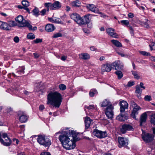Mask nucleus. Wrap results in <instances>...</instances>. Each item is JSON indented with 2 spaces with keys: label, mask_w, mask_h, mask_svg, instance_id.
Instances as JSON below:
<instances>
[{
  "label": "nucleus",
  "mask_w": 155,
  "mask_h": 155,
  "mask_svg": "<svg viewBox=\"0 0 155 155\" xmlns=\"http://www.w3.org/2000/svg\"><path fill=\"white\" fill-rule=\"evenodd\" d=\"M117 67L118 69L122 70L124 68V64L123 63L120 61H118L117 62Z\"/></svg>",
  "instance_id": "c756f323"
},
{
  "label": "nucleus",
  "mask_w": 155,
  "mask_h": 155,
  "mask_svg": "<svg viewBox=\"0 0 155 155\" xmlns=\"http://www.w3.org/2000/svg\"><path fill=\"white\" fill-rule=\"evenodd\" d=\"M141 25L144 27L148 28H149V26L148 24V21L147 19V21L146 22H142L141 23Z\"/></svg>",
  "instance_id": "58836bf2"
},
{
  "label": "nucleus",
  "mask_w": 155,
  "mask_h": 155,
  "mask_svg": "<svg viewBox=\"0 0 155 155\" xmlns=\"http://www.w3.org/2000/svg\"><path fill=\"white\" fill-rule=\"evenodd\" d=\"M142 137L144 141L146 142H149L153 140L154 136L152 134L143 132L142 134Z\"/></svg>",
  "instance_id": "9d476101"
},
{
  "label": "nucleus",
  "mask_w": 155,
  "mask_h": 155,
  "mask_svg": "<svg viewBox=\"0 0 155 155\" xmlns=\"http://www.w3.org/2000/svg\"><path fill=\"white\" fill-rule=\"evenodd\" d=\"M116 63L115 61L112 63H107L102 65L101 67V71L102 72H109L112 68L115 67V69H116Z\"/></svg>",
  "instance_id": "0eeeda50"
},
{
  "label": "nucleus",
  "mask_w": 155,
  "mask_h": 155,
  "mask_svg": "<svg viewBox=\"0 0 155 155\" xmlns=\"http://www.w3.org/2000/svg\"><path fill=\"white\" fill-rule=\"evenodd\" d=\"M131 105L133 108V111L134 112L137 113V111L141 109L140 107L134 102H131Z\"/></svg>",
  "instance_id": "b1692460"
},
{
  "label": "nucleus",
  "mask_w": 155,
  "mask_h": 155,
  "mask_svg": "<svg viewBox=\"0 0 155 155\" xmlns=\"http://www.w3.org/2000/svg\"><path fill=\"white\" fill-rule=\"evenodd\" d=\"M85 108L87 109L88 110H91L93 109L96 110L97 109L96 106L94 105H91L89 106H85Z\"/></svg>",
  "instance_id": "72a5a7b5"
},
{
  "label": "nucleus",
  "mask_w": 155,
  "mask_h": 155,
  "mask_svg": "<svg viewBox=\"0 0 155 155\" xmlns=\"http://www.w3.org/2000/svg\"><path fill=\"white\" fill-rule=\"evenodd\" d=\"M48 20L52 22H56V21H55L56 19H55L52 18H48Z\"/></svg>",
  "instance_id": "6e6d98bb"
},
{
  "label": "nucleus",
  "mask_w": 155,
  "mask_h": 155,
  "mask_svg": "<svg viewBox=\"0 0 155 155\" xmlns=\"http://www.w3.org/2000/svg\"><path fill=\"white\" fill-rule=\"evenodd\" d=\"M118 141L119 143L118 146L120 147L128 144V140L127 138L123 137H119Z\"/></svg>",
  "instance_id": "4468645a"
},
{
  "label": "nucleus",
  "mask_w": 155,
  "mask_h": 155,
  "mask_svg": "<svg viewBox=\"0 0 155 155\" xmlns=\"http://www.w3.org/2000/svg\"><path fill=\"white\" fill-rule=\"evenodd\" d=\"M61 133L62 134L59 137V139L64 147H68V146L67 144L66 141L70 137V136L73 135L75 132L68 128H66L63 130Z\"/></svg>",
  "instance_id": "f03ea898"
},
{
  "label": "nucleus",
  "mask_w": 155,
  "mask_h": 155,
  "mask_svg": "<svg viewBox=\"0 0 155 155\" xmlns=\"http://www.w3.org/2000/svg\"><path fill=\"white\" fill-rule=\"evenodd\" d=\"M78 134L75 132L74 135L70 136V137L67 139L68 140L66 141L67 144L68 145V147H64L67 150H71L74 148L75 147V143L74 140L77 141L79 140L78 138H76Z\"/></svg>",
  "instance_id": "20e7f679"
},
{
  "label": "nucleus",
  "mask_w": 155,
  "mask_h": 155,
  "mask_svg": "<svg viewBox=\"0 0 155 155\" xmlns=\"http://www.w3.org/2000/svg\"><path fill=\"white\" fill-rule=\"evenodd\" d=\"M61 95L57 91L51 92L47 95V104L58 108L62 101Z\"/></svg>",
  "instance_id": "f257e3e1"
},
{
  "label": "nucleus",
  "mask_w": 155,
  "mask_h": 155,
  "mask_svg": "<svg viewBox=\"0 0 155 155\" xmlns=\"http://www.w3.org/2000/svg\"><path fill=\"white\" fill-rule=\"evenodd\" d=\"M52 10L55 9H58L61 7V3L57 1H55L54 3L52 4Z\"/></svg>",
  "instance_id": "a878e982"
},
{
  "label": "nucleus",
  "mask_w": 155,
  "mask_h": 155,
  "mask_svg": "<svg viewBox=\"0 0 155 155\" xmlns=\"http://www.w3.org/2000/svg\"><path fill=\"white\" fill-rule=\"evenodd\" d=\"M45 6L47 8L48 11H49V9L52 10V4L50 3H46L45 4Z\"/></svg>",
  "instance_id": "7c9ffc66"
},
{
  "label": "nucleus",
  "mask_w": 155,
  "mask_h": 155,
  "mask_svg": "<svg viewBox=\"0 0 155 155\" xmlns=\"http://www.w3.org/2000/svg\"><path fill=\"white\" fill-rule=\"evenodd\" d=\"M144 99L146 101H149L151 100V97L150 95H146Z\"/></svg>",
  "instance_id": "09e8293b"
},
{
  "label": "nucleus",
  "mask_w": 155,
  "mask_h": 155,
  "mask_svg": "<svg viewBox=\"0 0 155 155\" xmlns=\"http://www.w3.org/2000/svg\"><path fill=\"white\" fill-rule=\"evenodd\" d=\"M142 90L141 89L139 85H137L136 87L135 93L139 94H141Z\"/></svg>",
  "instance_id": "f704fd0d"
},
{
  "label": "nucleus",
  "mask_w": 155,
  "mask_h": 155,
  "mask_svg": "<svg viewBox=\"0 0 155 155\" xmlns=\"http://www.w3.org/2000/svg\"><path fill=\"white\" fill-rule=\"evenodd\" d=\"M87 9L95 13L98 12V9L94 4H88L87 6Z\"/></svg>",
  "instance_id": "f3484780"
},
{
  "label": "nucleus",
  "mask_w": 155,
  "mask_h": 155,
  "mask_svg": "<svg viewBox=\"0 0 155 155\" xmlns=\"http://www.w3.org/2000/svg\"><path fill=\"white\" fill-rule=\"evenodd\" d=\"M38 143L45 147H49L51 144V140L49 137L44 135H39L37 139Z\"/></svg>",
  "instance_id": "7ed1b4c3"
},
{
  "label": "nucleus",
  "mask_w": 155,
  "mask_h": 155,
  "mask_svg": "<svg viewBox=\"0 0 155 155\" xmlns=\"http://www.w3.org/2000/svg\"><path fill=\"white\" fill-rule=\"evenodd\" d=\"M93 134L97 138L101 139L104 138L107 136L106 131H102L97 129H94L93 131Z\"/></svg>",
  "instance_id": "1a4fd4ad"
},
{
  "label": "nucleus",
  "mask_w": 155,
  "mask_h": 155,
  "mask_svg": "<svg viewBox=\"0 0 155 155\" xmlns=\"http://www.w3.org/2000/svg\"><path fill=\"white\" fill-rule=\"evenodd\" d=\"M15 20L17 26L20 27H26L28 21L24 18L21 15H19L15 18Z\"/></svg>",
  "instance_id": "423d86ee"
},
{
  "label": "nucleus",
  "mask_w": 155,
  "mask_h": 155,
  "mask_svg": "<svg viewBox=\"0 0 155 155\" xmlns=\"http://www.w3.org/2000/svg\"><path fill=\"white\" fill-rule=\"evenodd\" d=\"M122 47V44L119 41H117V47L120 48Z\"/></svg>",
  "instance_id": "5fc2aeb1"
},
{
  "label": "nucleus",
  "mask_w": 155,
  "mask_h": 155,
  "mask_svg": "<svg viewBox=\"0 0 155 155\" xmlns=\"http://www.w3.org/2000/svg\"><path fill=\"white\" fill-rule=\"evenodd\" d=\"M106 32L107 34L111 37L116 38V31L113 28H108L106 29Z\"/></svg>",
  "instance_id": "2eb2a0df"
},
{
  "label": "nucleus",
  "mask_w": 155,
  "mask_h": 155,
  "mask_svg": "<svg viewBox=\"0 0 155 155\" xmlns=\"http://www.w3.org/2000/svg\"><path fill=\"white\" fill-rule=\"evenodd\" d=\"M45 108L44 106L43 105H41L40 106L39 109L40 110H42Z\"/></svg>",
  "instance_id": "e2e57ef3"
},
{
  "label": "nucleus",
  "mask_w": 155,
  "mask_h": 155,
  "mask_svg": "<svg viewBox=\"0 0 155 155\" xmlns=\"http://www.w3.org/2000/svg\"><path fill=\"white\" fill-rule=\"evenodd\" d=\"M117 53L118 55L120 56L121 57H126L127 55L124 54L123 51H120L117 48Z\"/></svg>",
  "instance_id": "c9c22d12"
},
{
  "label": "nucleus",
  "mask_w": 155,
  "mask_h": 155,
  "mask_svg": "<svg viewBox=\"0 0 155 155\" xmlns=\"http://www.w3.org/2000/svg\"><path fill=\"white\" fill-rule=\"evenodd\" d=\"M128 16L130 18H132L134 16V14L132 13H129L128 14Z\"/></svg>",
  "instance_id": "864d4df0"
},
{
  "label": "nucleus",
  "mask_w": 155,
  "mask_h": 155,
  "mask_svg": "<svg viewBox=\"0 0 155 155\" xmlns=\"http://www.w3.org/2000/svg\"><path fill=\"white\" fill-rule=\"evenodd\" d=\"M92 122V120L89 117H87L85 118L84 122L85 128L86 129H87L89 128Z\"/></svg>",
  "instance_id": "5701e85b"
},
{
  "label": "nucleus",
  "mask_w": 155,
  "mask_h": 155,
  "mask_svg": "<svg viewBox=\"0 0 155 155\" xmlns=\"http://www.w3.org/2000/svg\"><path fill=\"white\" fill-rule=\"evenodd\" d=\"M62 34L60 33H57L54 34L52 36V38H56L62 36Z\"/></svg>",
  "instance_id": "c03bdc74"
},
{
  "label": "nucleus",
  "mask_w": 155,
  "mask_h": 155,
  "mask_svg": "<svg viewBox=\"0 0 155 155\" xmlns=\"http://www.w3.org/2000/svg\"><path fill=\"white\" fill-rule=\"evenodd\" d=\"M111 41L115 46H116V40L113 39L111 40Z\"/></svg>",
  "instance_id": "4d7b16f0"
},
{
  "label": "nucleus",
  "mask_w": 155,
  "mask_h": 155,
  "mask_svg": "<svg viewBox=\"0 0 155 155\" xmlns=\"http://www.w3.org/2000/svg\"><path fill=\"white\" fill-rule=\"evenodd\" d=\"M122 113L118 116V119L120 121H124L128 118V116L127 114H122Z\"/></svg>",
  "instance_id": "412c9836"
},
{
  "label": "nucleus",
  "mask_w": 155,
  "mask_h": 155,
  "mask_svg": "<svg viewBox=\"0 0 155 155\" xmlns=\"http://www.w3.org/2000/svg\"><path fill=\"white\" fill-rule=\"evenodd\" d=\"M114 107L113 106H109L106 107L105 109V111L107 117L109 119H111L114 116L113 110Z\"/></svg>",
  "instance_id": "9b49d317"
},
{
  "label": "nucleus",
  "mask_w": 155,
  "mask_h": 155,
  "mask_svg": "<svg viewBox=\"0 0 155 155\" xmlns=\"http://www.w3.org/2000/svg\"><path fill=\"white\" fill-rule=\"evenodd\" d=\"M18 115L19 116V119L21 122L24 123L27 121L28 117L24 115L22 113L19 112L18 114Z\"/></svg>",
  "instance_id": "6ab92c4d"
},
{
  "label": "nucleus",
  "mask_w": 155,
  "mask_h": 155,
  "mask_svg": "<svg viewBox=\"0 0 155 155\" xmlns=\"http://www.w3.org/2000/svg\"><path fill=\"white\" fill-rule=\"evenodd\" d=\"M119 104L120 106V111L121 113L124 112L125 109H128V104L126 101H122L119 102Z\"/></svg>",
  "instance_id": "ddd939ff"
},
{
  "label": "nucleus",
  "mask_w": 155,
  "mask_h": 155,
  "mask_svg": "<svg viewBox=\"0 0 155 155\" xmlns=\"http://www.w3.org/2000/svg\"><path fill=\"white\" fill-rule=\"evenodd\" d=\"M136 114H137V112H134V111H132V114H131V116L134 118H135V115Z\"/></svg>",
  "instance_id": "680f3d73"
},
{
  "label": "nucleus",
  "mask_w": 155,
  "mask_h": 155,
  "mask_svg": "<svg viewBox=\"0 0 155 155\" xmlns=\"http://www.w3.org/2000/svg\"><path fill=\"white\" fill-rule=\"evenodd\" d=\"M101 107H107L109 106H113L110 101L107 99H105L102 102L100 103Z\"/></svg>",
  "instance_id": "aec40b11"
},
{
  "label": "nucleus",
  "mask_w": 155,
  "mask_h": 155,
  "mask_svg": "<svg viewBox=\"0 0 155 155\" xmlns=\"http://www.w3.org/2000/svg\"><path fill=\"white\" fill-rule=\"evenodd\" d=\"M89 15H85L84 16V17L85 19V21L84 20V24L88 23L90 22V20L89 18Z\"/></svg>",
  "instance_id": "4c0bfd02"
},
{
  "label": "nucleus",
  "mask_w": 155,
  "mask_h": 155,
  "mask_svg": "<svg viewBox=\"0 0 155 155\" xmlns=\"http://www.w3.org/2000/svg\"><path fill=\"white\" fill-rule=\"evenodd\" d=\"M55 29L54 26L51 24H48L45 26V30L48 32L53 31Z\"/></svg>",
  "instance_id": "4be33fe9"
},
{
  "label": "nucleus",
  "mask_w": 155,
  "mask_h": 155,
  "mask_svg": "<svg viewBox=\"0 0 155 155\" xmlns=\"http://www.w3.org/2000/svg\"><path fill=\"white\" fill-rule=\"evenodd\" d=\"M97 90L95 89H92L89 92V94L90 97H93L95 95L97 94Z\"/></svg>",
  "instance_id": "2f4dec72"
},
{
  "label": "nucleus",
  "mask_w": 155,
  "mask_h": 155,
  "mask_svg": "<svg viewBox=\"0 0 155 155\" xmlns=\"http://www.w3.org/2000/svg\"><path fill=\"white\" fill-rule=\"evenodd\" d=\"M150 122L151 124H155V114H153L151 115Z\"/></svg>",
  "instance_id": "a19ab883"
},
{
  "label": "nucleus",
  "mask_w": 155,
  "mask_h": 155,
  "mask_svg": "<svg viewBox=\"0 0 155 155\" xmlns=\"http://www.w3.org/2000/svg\"><path fill=\"white\" fill-rule=\"evenodd\" d=\"M120 129V132L122 134H124L127 130H133V128L130 125L124 124L121 126Z\"/></svg>",
  "instance_id": "f8f14e48"
},
{
  "label": "nucleus",
  "mask_w": 155,
  "mask_h": 155,
  "mask_svg": "<svg viewBox=\"0 0 155 155\" xmlns=\"http://www.w3.org/2000/svg\"><path fill=\"white\" fill-rule=\"evenodd\" d=\"M0 29L5 31H9L7 22L0 21Z\"/></svg>",
  "instance_id": "a211bd4d"
},
{
  "label": "nucleus",
  "mask_w": 155,
  "mask_h": 155,
  "mask_svg": "<svg viewBox=\"0 0 155 155\" xmlns=\"http://www.w3.org/2000/svg\"><path fill=\"white\" fill-rule=\"evenodd\" d=\"M139 86L141 88H142L143 89H145V87L143 86V84L142 82L140 83Z\"/></svg>",
  "instance_id": "bf43d9fd"
},
{
  "label": "nucleus",
  "mask_w": 155,
  "mask_h": 155,
  "mask_svg": "<svg viewBox=\"0 0 155 155\" xmlns=\"http://www.w3.org/2000/svg\"><path fill=\"white\" fill-rule=\"evenodd\" d=\"M40 155H51V154L48 152H45L41 153Z\"/></svg>",
  "instance_id": "603ef678"
},
{
  "label": "nucleus",
  "mask_w": 155,
  "mask_h": 155,
  "mask_svg": "<svg viewBox=\"0 0 155 155\" xmlns=\"http://www.w3.org/2000/svg\"><path fill=\"white\" fill-rule=\"evenodd\" d=\"M22 5L24 6V8L28 12H29V9L27 8V7L29 5V2L27 1L24 0L22 2Z\"/></svg>",
  "instance_id": "cd10ccee"
},
{
  "label": "nucleus",
  "mask_w": 155,
  "mask_h": 155,
  "mask_svg": "<svg viewBox=\"0 0 155 155\" xmlns=\"http://www.w3.org/2000/svg\"><path fill=\"white\" fill-rule=\"evenodd\" d=\"M67 58L66 56H62L61 57V59L63 61H64L66 60Z\"/></svg>",
  "instance_id": "338daca9"
},
{
  "label": "nucleus",
  "mask_w": 155,
  "mask_h": 155,
  "mask_svg": "<svg viewBox=\"0 0 155 155\" xmlns=\"http://www.w3.org/2000/svg\"><path fill=\"white\" fill-rule=\"evenodd\" d=\"M150 59L151 60L155 61V57L151 56L150 58Z\"/></svg>",
  "instance_id": "774afa93"
},
{
  "label": "nucleus",
  "mask_w": 155,
  "mask_h": 155,
  "mask_svg": "<svg viewBox=\"0 0 155 155\" xmlns=\"http://www.w3.org/2000/svg\"><path fill=\"white\" fill-rule=\"evenodd\" d=\"M28 38L31 39H33L35 38V36L34 34L32 33H29L27 35Z\"/></svg>",
  "instance_id": "79ce46f5"
},
{
  "label": "nucleus",
  "mask_w": 155,
  "mask_h": 155,
  "mask_svg": "<svg viewBox=\"0 0 155 155\" xmlns=\"http://www.w3.org/2000/svg\"><path fill=\"white\" fill-rule=\"evenodd\" d=\"M8 27L10 30L11 29L12 27H13L17 26V24L15 21L13 20H10L7 22Z\"/></svg>",
  "instance_id": "393cba45"
},
{
  "label": "nucleus",
  "mask_w": 155,
  "mask_h": 155,
  "mask_svg": "<svg viewBox=\"0 0 155 155\" xmlns=\"http://www.w3.org/2000/svg\"><path fill=\"white\" fill-rule=\"evenodd\" d=\"M96 48L93 46H91L90 48V49L91 51H94L96 50Z\"/></svg>",
  "instance_id": "0e129e2a"
},
{
  "label": "nucleus",
  "mask_w": 155,
  "mask_h": 155,
  "mask_svg": "<svg viewBox=\"0 0 155 155\" xmlns=\"http://www.w3.org/2000/svg\"><path fill=\"white\" fill-rule=\"evenodd\" d=\"M26 27L28 28L29 30H32L33 31L36 30L37 29V27L36 26H35L33 28H32V25H30L29 22H28V23H27V25Z\"/></svg>",
  "instance_id": "473e14b6"
},
{
  "label": "nucleus",
  "mask_w": 155,
  "mask_h": 155,
  "mask_svg": "<svg viewBox=\"0 0 155 155\" xmlns=\"http://www.w3.org/2000/svg\"><path fill=\"white\" fill-rule=\"evenodd\" d=\"M149 112L148 111L144 112L141 115L140 119V126H142L143 124L146 122L147 117V113Z\"/></svg>",
  "instance_id": "dca6fc26"
},
{
  "label": "nucleus",
  "mask_w": 155,
  "mask_h": 155,
  "mask_svg": "<svg viewBox=\"0 0 155 155\" xmlns=\"http://www.w3.org/2000/svg\"><path fill=\"white\" fill-rule=\"evenodd\" d=\"M0 142L4 145L8 146L11 143V140L7 134L0 132Z\"/></svg>",
  "instance_id": "39448f33"
},
{
  "label": "nucleus",
  "mask_w": 155,
  "mask_h": 155,
  "mask_svg": "<svg viewBox=\"0 0 155 155\" xmlns=\"http://www.w3.org/2000/svg\"><path fill=\"white\" fill-rule=\"evenodd\" d=\"M14 41L15 42L17 43L19 41V38L18 37H15L14 38Z\"/></svg>",
  "instance_id": "13d9d810"
},
{
  "label": "nucleus",
  "mask_w": 155,
  "mask_h": 155,
  "mask_svg": "<svg viewBox=\"0 0 155 155\" xmlns=\"http://www.w3.org/2000/svg\"><path fill=\"white\" fill-rule=\"evenodd\" d=\"M79 56L81 58L84 60L88 59L90 58L89 55L86 53H82L79 55Z\"/></svg>",
  "instance_id": "bb28decb"
},
{
  "label": "nucleus",
  "mask_w": 155,
  "mask_h": 155,
  "mask_svg": "<svg viewBox=\"0 0 155 155\" xmlns=\"http://www.w3.org/2000/svg\"><path fill=\"white\" fill-rule=\"evenodd\" d=\"M140 53L144 56H148L150 55V54L149 52H147L145 51H141Z\"/></svg>",
  "instance_id": "49530a36"
},
{
  "label": "nucleus",
  "mask_w": 155,
  "mask_h": 155,
  "mask_svg": "<svg viewBox=\"0 0 155 155\" xmlns=\"http://www.w3.org/2000/svg\"><path fill=\"white\" fill-rule=\"evenodd\" d=\"M33 14L36 16L39 15V10L38 8H35L33 10Z\"/></svg>",
  "instance_id": "a18cd8bd"
},
{
  "label": "nucleus",
  "mask_w": 155,
  "mask_h": 155,
  "mask_svg": "<svg viewBox=\"0 0 155 155\" xmlns=\"http://www.w3.org/2000/svg\"><path fill=\"white\" fill-rule=\"evenodd\" d=\"M71 18L79 25H84V20L78 14L74 13L70 15Z\"/></svg>",
  "instance_id": "6e6552de"
},
{
  "label": "nucleus",
  "mask_w": 155,
  "mask_h": 155,
  "mask_svg": "<svg viewBox=\"0 0 155 155\" xmlns=\"http://www.w3.org/2000/svg\"><path fill=\"white\" fill-rule=\"evenodd\" d=\"M59 87L61 91H64L66 89V85L63 84H61L59 85Z\"/></svg>",
  "instance_id": "37998d69"
},
{
  "label": "nucleus",
  "mask_w": 155,
  "mask_h": 155,
  "mask_svg": "<svg viewBox=\"0 0 155 155\" xmlns=\"http://www.w3.org/2000/svg\"><path fill=\"white\" fill-rule=\"evenodd\" d=\"M121 23L127 26L129 24V21L127 20H122L121 21Z\"/></svg>",
  "instance_id": "de8ad7c7"
},
{
  "label": "nucleus",
  "mask_w": 155,
  "mask_h": 155,
  "mask_svg": "<svg viewBox=\"0 0 155 155\" xmlns=\"http://www.w3.org/2000/svg\"><path fill=\"white\" fill-rule=\"evenodd\" d=\"M134 81H129L127 85L129 87L132 86L134 84Z\"/></svg>",
  "instance_id": "3c124183"
},
{
  "label": "nucleus",
  "mask_w": 155,
  "mask_h": 155,
  "mask_svg": "<svg viewBox=\"0 0 155 155\" xmlns=\"http://www.w3.org/2000/svg\"><path fill=\"white\" fill-rule=\"evenodd\" d=\"M33 55L34 56V57L36 58H37L39 57V55L38 54H37L36 53H33Z\"/></svg>",
  "instance_id": "69168bd1"
},
{
  "label": "nucleus",
  "mask_w": 155,
  "mask_h": 155,
  "mask_svg": "<svg viewBox=\"0 0 155 155\" xmlns=\"http://www.w3.org/2000/svg\"><path fill=\"white\" fill-rule=\"evenodd\" d=\"M117 76L118 79H120L123 77V75L122 72L120 71H117Z\"/></svg>",
  "instance_id": "ea45409f"
},
{
  "label": "nucleus",
  "mask_w": 155,
  "mask_h": 155,
  "mask_svg": "<svg viewBox=\"0 0 155 155\" xmlns=\"http://www.w3.org/2000/svg\"><path fill=\"white\" fill-rule=\"evenodd\" d=\"M71 5L74 7H79L81 5V3L78 0H76L72 2Z\"/></svg>",
  "instance_id": "c85d7f7f"
},
{
  "label": "nucleus",
  "mask_w": 155,
  "mask_h": 155,
  "mask_svg": "<svg viewBox=\"0 0 155 155\" xmlns=\"http://www.w3.org/2000/svg\"><path fill=\"white\" fill-rule=\"evenodd\" d=\"M132 73L134 75V78L138 80L140 79V77L137 73V72L135 71H132Z\"/></svg>",
  "instance_id": "e433bc0d"
},
{
  "label": "nucleus",
  "mask_w": 155,
  "mask_h": 155,
  "mask_svg": "<svg viewBox=\"0 0 155 155\" xmlns=\"http://www.w3.org/2000/svg\"><path fill=\"white\" fill-rule=\"evenodd\" d=\"M46 12V9H43L41 12V15H45Z\"/></svg>",
  "instance_id": "052dcab7"
},
{
  "label": "nucleus",
  "mask_w": 155,
  "mask_h": 155,
  "mask_svg": "<svg viewBox=\"0 0 155 155\" xmlns=\"http://www.w3.org/2000/svg\"><path fill=\"white\" fill-rule=\"evenodd\" d=\"M42 41V39L40 38H37L34 40V42L35 43H38L41 42Z\"/></svg>",
  "instance_id": "8fccbe9b"
}]
</instances>
